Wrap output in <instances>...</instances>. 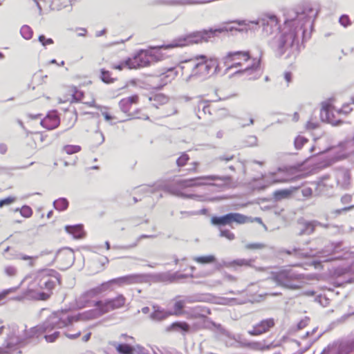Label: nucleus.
I'll use <instances>...</instances> for the list:
<instances>
[{"mask_svg":"<svg viewBox=\"0 0 354 354\" xmlns=\"http://www.w3.org/2000/svg\"><path fill=\"white\" fill-rule=\"evenodd\" d=\"M308 141V140L306 138L301 136H298L295 139L294 145L297 149H300Z\"/></svg>","mask_w":354,"mask_h":354,"instance_id":"nucleus-46","label":"nucleus"},{"mask_svg":"<svg viewBox=\"0 0 354 354\" xmlns=\"http://www.w3.org/2000/svg\"><path fill=\"white\" fill-rule=\"evenodd\" d=\"M254 261L253 259H237L232 261L222 260L220 262H216L215 268L216 270H220L223 268H232L234 270H237L238 267L246 266L251 267L252 263Z\"/></svg>","mask_w":354,"mask_h":354,"instance_id":"nucleus-16","label":"nucleus"},{"mask_svg":"<svg viewBox=\"0 0 354 354\" xmlns=\"http://www.w3.org/2000/svg\"><path fill=\"white\" fill-rule=\"evenodd\" d=\"M38 41L43 46H46L47 45L53 44L54 42L53 39L46 38L44 35H40L39 36Z\"/></svg>","mask_w":354,"mask_h":354,"instance_id":"nucleus-53","label":"nucleus"},{"mask_svg":"<svg viewBox=\"0 0 354 354\" xmlns=\"http://www.w3.org/2000/svg\"><path fill=\"white\" fill-rule=\"evenodd\" d=\"M189 301H190L188 299V297H187L185 299H183V300L176 301L174 304V312L172 313L173 315H179L182 314L183 308L185 306V304L187 302H189Z\"/></svg>","mask_w":354,"mask_h":354,"instance_id":"nucleus-33","label":"nucleus"},{"mask_svg":"<svg viewBox=\"0 0 354 354\" xmlns=\"http://www.w3.org/2000/svg\"><path fill=\"white\" fill-rule=\"evenodd\" d=\"M235 156L234 155H230L228 153L223 154L221 156H219L215 158V162L216 163L218 162H224L225 164H227L229 162L233 160L234 159Z\"/></svg>","mask_w":354,"mask_h":354,"instance_id":"nucleus-42","label":"nucleus"},{"mask_svg":"<svg viewBox=\"0 0 354 354\" xmlns=\"http://www.w3.org/2000/svg\"><path fill=\"white\" fill-rule=\"evenodd\" d=\"M20 214L25 218H29L32 214V210L28 205H23L20 209Z\"/></svg>","mask_w":354,"mask_h":354,"instance_id":"nucleus-50","label":"nucleus"},{"mask_svg":"<svg viewBox=\"0 0 354 354\" xmlns=\"http://www.w3.org/2000/svg\"><path fill=\"white\" fill-rule=\"evenodd\" d=\"M84 93L80 90L77 89V87L74 86L73 88V94H72V98L73 102H80L82 100L84 97Z\"/></svg>","mask_w":354,"mask_h":354,"instance_id":"nucleus-45","label":"nucleus"},{"mask_svg":"<svg viewBox=\"0 0 354 354\" xmlns=\"http://www.w3.org/2000/svg\"><path fill=\"white\" fill-rule=\"evenodd\" d=\"M130 62L131 60L128 57L125 60L120 62L119 64H113L112 68L119 71H122L124 68L131 69Z\"/></svg>","mask_w":354,"mask_h":354,"instance_id":"nucleus-43","label":"nucleus"},{"mask_svg":"<svg viewBox=\"0 0 354 354\" xmlns=\"http://www.w3.org/2000/svg\"><path fill=\"white\" fill-rule=\"evenodd\" d=\"M351 174L348 171L340 172L337 177V184L343 189H347L350 185Z\"/></svg>","mask_w":354,"mask_h":354,"instance_id":"nucleus-27","label":"nucleus"},{"mask_svg":"<svg viewBox=\"0 0 354 354\" xmlns=\"http://www.w3.org/2000/svg\"><path fill=\"white\" fill-rule=\"evenodd\" d=\"M339 22L342 26H344L345 28L348 27V26H350L351 24V19H350L348 15H341L339 19Z\"/></svg>","mask_w":354,"mask_h":354,"instance_id":"nucleus-51","label":"nucleus"},{"mask_svg":"<svg viewBox=\"0 0 354 354\" xmlns=\"http://www.w3.org/2000/svg\"><path fill=\"white\" fill-rule=\"evenodd\" d=\"M345 148L350 153H354V136L351 139H346L344 142Z\"/></svg>","mask_w":354,"mask_h":354,"instance_id":"nucleus-55","label":"nucleus"},{"mask_svg":"<svg viewBox=\"0 0 354 354\" xmlns=\"http://www.w3.org/2000/svg\"><path fill=\"white\" fill-rule=\"evenodd\" d=\"M353 209H354V205H350V206H348V207H344L341 208V209H335L333 212V213L335 214V215H339V214H340L343 212H347V211L351 210Z\"/></svg>","mask_w":354,"mask_h":354,"instance_id":"nucleus-60","label":"nucleus"},{"mask_svg":"<svg viewBox=\"0 0 354 354\" xmlns=\"http://www.w3.org/2000/svg\"><path fill=\"white\" fill-rule=\"evenodd\" d=\"M189 277L193 278L194 276L192 274H181L178 271L174 272L173 273L170 272H158L153 275L154 281L166 283H176L181 279H187Z\"/></svg>","mask_w":354,"mask_h":354,"instance_id":"nucleus-12","label":"nucleus"},{"mask_svg":"<svg viewBox=\"0 0 354 354\" xmlns=\"http://www.w3.org/2000/svg\"><path fill=\"white\" fill-rule=\"evenodd\" d=\"M167 73H168L169 74L166 75H165V73L162 74V75L163 76L160 79L162 82L154 86L153 88L155 89L161 90L165 85H166L169 82L174 79L176 75V72L174 71V68H168Z\"/></svg>","mask_w":354,"mask_h":354,"instance_id":"nucleus-25","label":"nucleus"},{"mask_svg":"<svg viewBox=\"0 0 354 354\" xmlns=\"http://www.w3.org/2000/svg\"><path fill=\"white\" fill-rule=\"evenodd\" d=\"M331 106L327 102L322 103V106L320 110V119L322 122L332 124L333 126H337L342 123L340 120H333L331 118L333 113L331 112Z\"/></svg>","mask_w":354,"mask_h":354,"instance_id":"nucleus-19","label":"nucleus"},{"mask_svg":"<svg viewBox=\"0 0 354 354\" xmlns=\"http://www.w3.org/2000/svg\"><path fill=\"white\" fill-rule=\"evenodd\" d=\"M248 218L240 213L230 212L222 216H213L211 218V223L217 227H222L227 225H231L232 223L237 224H243L246 223Z\"/></svg>","mask_w":354,"mask_h":354,"instance_id":"nucleus-11","label":"nucleus"},{"mask_svg":"<svg viewBox=\"0 0 354 354\" xmlns=\"http://www.w3.org/2000/svg\"><path fill=\"white\" fill-rule=\"evenodd\" d=\"M234 29V27L227 28V26H222L217 28H211L208 30L203 29L199 31H194L188 34L180 35L174 39L170 43L160 46V48L169 49L199 44L203 41H207L217 33L232 31Z\"/></svg>","mask_w":354,"mask_h":354,"instance_id":"nucleus-4","label":"nucleus"},{"mask_svg":"<svg viewBox=\"0 0 354 354\" xmlns=\"http://www.w3.org/2000/svg\"><path fill=\"white\" fill-rule=\"evenodd\" d=\"M319 10L310 5H306L301 12H295L294 19L285 20L283 28L268 41L277 57H281L286 53V58L290 56L291 49L295 44H298L300 32L303 40L310 37Z\"/></svg>","mask_w":354,"mask_h":354,"instance_id":"nucleus-1","label":"nucleus"},{"mask_svg":"<svg viewBox=\"0 0 354 354\" xmlns=\"http://www.w3.org/2000/svg\"><path fill=\"white\" fill-rule=\"evenodd\" d=\"M81 151V147L76 145H66L62 147V151L66 154L72 155Z\"/></svg>","mask_w":354,"mask_h":354,"instance_id":"nucleus-38","label":"nucleus"},{"mask_svg":"<svg viewBox=\"0 0 354 354\" xmlns=\"http://www.w3.org/2000/svg\"><path fill=\"white\" fill-rule=\"evenodd\" d=\"M265 247L266 245L263 243H248L245 245V248L248 250H260Z\"/></svg>","mask_w":354,"mask_h":354,"instance_id":"nucleus-58","label":"nucleus"},{"mask_svg":"<svg viewBox=\"0 0 354 354\" xmlns=\"http://www.w3.org/2000/svg\"><path fill=\"white\" fill-rule=\"evenodd\" d=\"M64 228L66 232L71 234L74 239H82L85 235L83 225L82 224L66 225Z\"/></svg>","mask_w":354,"mask_h":354,"instance_id":"nucleus-22","label":"nucleus"},{"mask_svg":"<svg viewBox=\"0 0 354 354\" xmlns=\"http://www.w3.org/2000/svg\"><path fill=\"white\" fill-rule=\"evenodd\" d=\"M178 187H175L174 185H165L162 186L161 189L164 190L165 192L170 194L171 195L178 196L183 198H187V194L182 192Z\"/></svg>","mask_w":354,"mask_h":354,"instance_id":"nucleus-28","label":"nucleus"},{"mask_svg":"<svg viewBox=\"0 0 354 354\" xmlns=\"http://www.w3.org/2000/svg\"><path fill=\"white\" fill-rule=\"evenodd\" d=\"M15 201V198L13 196H8L0 200V207L6 205H9Z\"/></svg>","mask_w":354,"mask_h":354,"instance_id":"nucleus-57","label":"nucleus"},{"mask_svg":"<svg viewBox=\"0 0 354 354\" xmlns=\"http://www.w3.org/2000/svg\"><path fill=\"white\" fill-rule=\"evenodd\" d=\"M41 125L48 130H53L58 127L60 124V119L57 111H52L48 113L46 116L40 122Z\"/></svg>","mask_w":354,"mask_h":354,"instance_id":"nucleus-17","label":"nucleus"},{"mask_svg":"<svg viewBox=\"0 0 354 354\" xmlns=\"http://www.w3.org/2000/svg\"><path fill=\"white\" fill-rule=\"evenodd\" d=\"M153 311L150 314L149 317L153 321H162L169 315H172V312L165 311L164 309H160L158 306H153Z\"/></svg>","mask_w":354,"mask_h":354,"instance_id":"nucleus-24","label":"nucleus"},{"mask_svg":"<svg viewBox=\"0 0 354 354\" xmlns=\"http://www.w3.org/2000/svg\"><path fill=\"white\" fill-rule=\"evenodd\" d=\"M273 281L279 286L290 289L299 290V284L304 279V274H299L291 268L281 269L272 273Z\"/></svg>","mask_w":354,"mask_h":354,"instance_id":"nucleus-5","label":"nucleus"},{"mask_svg":"<svg viewBox=\"0 0 354 354\" xmlns=\"http://www.w3.org/2000/svg\"><path fill=\"white\" fill-rule=\"evenodd\" d=\"M193 260L201 264H210L214 263L216 261V258L213 254L194 257Z\"/></svg>","mask_w":354,"mask_h":354,"instance_id":"nucleus-30","label":"nucleus"},{"mask_svg":"<svg viewBox=\"0 0 354 354\" xmlns=\"http://www.w3.org/2000/svg\"><path fill=\"white\" fill-rule=\"evenodd\" d=\"M220 236L225 237L230 241L234 239V234L229 230H220Z\"/></svg>","mask_w":354,"mask_h":354,"instance_id":"nucleus-54","label":"nucleus"},{"mask_svg":"<svg viewBox=\"0 0 354 354\" xmlns=\"http://www.w3.org/2000/svg\"><path fill=\"white\" fill-rule=\"evenodd\" d=\"M180 68H192L191 73L187 77V81L192 78H205L208 75L216 74L220 72L218 60L214 58L208 59L205 55H198L189 59L180 62Z\"/></svg>","mask_w":354,"mask_h":354,"instance_id":"nucleus-3","label":"nucleus"},{"mask_svg":"<svg viewBox=\"0 0 354 354\" xmlns=\"http://www.w3.org/2000/svg\"><path fill=\"white\" fill-rule=\"evenodd\" d=\"M116 350L121 354H133L136 349L133 346L122 343L118 345Z\"/></svg>","mask_w":354,"mask_h":354,"instance_id":"nucleus-34","label":"nucleus"},{"mask_svg":"<svg viewBox=\"0 0 354 354\" xmlns=\"http://www.w3.org/2000/svg\"><path fill=\"white\" fill-rule=\"evenodd\" d=\"M195 112L199 119L202 118L207 114L211 115L210 106L208 102L198 100L197 106L195 108Z\"/></svg>","mask_w":354,"mask_h":354,"instance_id":"nucleus-23","label":"nucleus"},{"mask_svg":"<svg viewBox=\"0 0 354 354\" xmlns=\"http://www.w3.org/2000/svg\"><path fill=\"white\" fill-rule=\"evenodd\" d=\"M279 20L277 16L274 14H266L262 17L257 19L252 23L261 26L263 28V32L266 35H271L277 33L281 30L279 24Z\"/></svg>","mask_w":354,"mask_h":354,"instance_id":"nucleus-10","label":"nucleus"},{"mask_svg":"<svg viewBox=\"0 0 354 354\" xmlns=\"http://www.w3.org/2000/svg\"><path fill=\"white\" fill-rule=\"evenodd\" d=\"M37 278L39 287L49 292H52L57 284H61V275L53 269L40 270Z\"/></svg>","mask_w":354,"mask_h":354,"instance_id":"nucleus-6","label":"nucleus"},{"mask_svg":"<svg viewBox=\"0 0 354 354\" xmlns=\"http://www.w3.org/2000/svg\"><path fill=\"white\" fill-rule=\"evenodd\" d=\"M68 201L67 198L62 197L53 202V207L58 211H64L68 207Z\"/></svg>","mask_w":354,"mask_h":354,"instance_id":"nucleus-32","label":"nucleus"},{"mask_svg":"<svg viewBox=\"0 0 354 354\" xmlns=\"http://www.w3.org/2000/svg\"><path fill=\"white\" fill-rule=\"evenodd\" d=\"M147 275L145 274H131L118 278L110 279L100 284L102 290L106 292L111 289L113 285L123 286L136 283H141L146 281Z\"/></svg>","mask_w":354,"mask_h":354,"instance_id":"nucleus-8","label":"nucleus"},{"mask_svg":"<svg viewBox=\"0 0 354 354\" xmlns=\"http://www.w3.org/2000/svg\"><path fill=\"white\" fill-rule=\"evenodd\" d=\"M187 198H192L198 201H218L222 198L219 196L216 197H211V198H205L204 196L202 195H197V194H187Z\"/></svg>","mask_w":354,"mask_h":354,"instance_id":"nucleus-37","label":"nucleus"},{"mask_svg":"<svg viewBox=\"0 0 354 354\" xmlns=\"http://www.w3.org/2000/svg\"><path fill=\"white\" fill-rule=\"evenodd\" d=\"M313 185L316 186L315 192L317 194H322V189L325 186L324 183L322 180H320L317 183H314Z\"/></svg>","mask_w":354,"mask_h":354,"instance_id":"nucleus-63","label":"nucleus"},{"mask_svg":"<svg viewBox=\"0 0 354 354\" xmlns=\"http://www.w3.org/2000/svg\"><path fill=\"white\" fill-rule=\"evenodd\" d=\"M60 335V332L55 331L53 333L50 335H45L44 336V339L47 342H54Z\"/></svg>","mask_w":354,"mask_h":354,"instance_id":"nucleus-52","label":"nucleus"},{"mask_svg":"<svg viewBox=\"0 0 354 354\" xmlns=\"http://www.w3.org/2000/svg\"><path fill=\"white\" fill-rule=\"evenodd\" d=\"M38 257L36 256V257H32V256H28V255H26V254H19V259H21V260H24V261H26V260H30V262H29V266L32 267L34 266V263L33 261H32L33 259H37Z\"/></svg>","mask_w":354,"mask_h":354,"instance_id":"nucleus-59","label":"nucleus"},{"mask_svg":"<svg viewBox=\"0 0 354 354\" xmlns=\"http://www.w3.org/2000/svg\"><path fill=\"white\" fill-rule=\"evenodd\" d=\"M131 104L126 100V98L122 99L119 102V106L121 111L124 113L129 111Z\"/></svg>","mask_w":354,"mask_h":354,"instance_id":"nucleus-48","label":"nucleus"},{"mask_svg":"<svg viewBox=\"0 0 354 354\" xmlns=\"http://www.w3.org/2000/svg\"><path fill=\"white\" fill-rule=\"evenodd\" d=\"M129 59L131 60V69H136L149 66L153 57L146 50H140L133 57H129Z\"/></svg>","mask_w":354,"mask_h":354,"instance_id":"nucleus-15","label":"nucleus"},{"mask_svg":"<svg viewBox=\"0 0 354 354\" xmlns=\"http://www.w3.org/2000/svg\"><path fill=\"white\" fill-rule=\"evenodd\" d=\"M77 318L71 316L66 310L57 311L53 313L46 320L41 324L34 326L26 331L25 337L21 338L12 333L8 335L5 340L6 353H10L19 346H25L32 342V339L38 338L44 333H49L55 328H62L72 324Z\"/></svg>","mask_w":354,"mask_h":354,"instance_id":"nucleus-2","label":"nucleus"},{"mask_svg":"<svg viewBox=\"0 0 354 354\" xmlns=\"http://www.w3.org/2000/svg\"><path fill=\"white\" fill-rule=\"evenodd\" d=\"M59 1H61V0H53L51 3V9L53 10H61L62 9L66 7V5H63L62 3H60ZM62 1L63 3H65L66 1H69L70 3L71 2V1H68V0H62Z\"/></svg>","mask_w":354,"mask_h":354,"instance_id":"nucleus-44","label":"nucleus"},{"mask_svg":"<svg viewBox=\"0 0 354 354\" xmlns=\"http://www.w3.org/2000/svg\"><path fill=\"white\" fill-rule=\"evenodd\" d=\"M167 330H174L180 332L182 335H185L187 333H189L192 330V326L187 323L186 322H174L171 325H169L167 328Z\"/></svg>","mask_w":354,"mask_h":354,"instance_id":"nucleus-21","label":"nucleus"},{"mask_svg":"<svg viewBox=\"0 0 354 354\" xmlns=\"http://www.w3.org/2000/svg\"><path fill=\"white\" fill-rule=\"evenodd\" d=\"M243 58L245 61L250 59V54L249 51H231L227 53L226 56L223 59L224 66H228L229 63L232 62L236 59Z\"/></svg>","mask_w":354,"mask_h":354,"instance_id":"nucleus-20","label":"nucleus"},{"mask_svg":"<svg viewBox=\"0 0 354 354\" xmlns=\"http://www.w3.org/2000/svg\"><path fill=\"white\" fill-rule=\"evenodd\" d=\"M149 100L152 102V106L158 109L159 105L166 104L168 99L164 94L158 93L152 97H149Z\"/></svg>","mask_w":354,"mask_h":354,"instance_id":"nucleus-29","label":"nucleus"},{"mask_svg":"<svg viewBox=\"0 0 354 354\" xmlns=\"http://www.w3.org/2000/svg\"><path fill=\"white\" fill-rule=\"evenodd\" d=\"M351 271V268L350 267L347 268H337L336 272L338 275H342L346 273H348Z\"/></svg>","mask_w":354,"mask_h":354,"instance_id":"nucleus-64","label":"nucleus"},{"mask_svg":"<svg viewBox=\"0 0 354 354\" xmlns=\"http://www.w3.org/2000/svg\"><path fill=\"white\" fill-rule=\"evenodd\" d=\"M189 160V156L186 153H183L180 157L177 158L176 164L178 167H183L186 165Z\"/></svg>","mask_w":354,"mask_h":354,"instance_id":"nucleus-49","label":"nucleus"},{"mask_svg":"<svg viewBox=\"0 0 354 354\" xmlns=\"http://www.w3.org/2000/svg\"><path fill=\"white\" fill-rule=\"evenodd\" d=\"M61 254L64 256L67 259V263L70 266L73 265L75 261L74 251L71 248H66L61 251Z\"/></svg>","mask_w":354,"mask_h":354,"instance_id":"nucleus-35","label":"nucleus"},{"mask_svg":"<svg viewBox=\"0 0 354 354\" xmlns=\"http://www.w3.org/2000/svg\"><path fill=\"white\" fill-rule=\"evenodd\" d=\"M297 223L299 225V232H297L298 236L310 235L315 232V230L317 226H321L325 228L328 227V224H322L316 220L307 221L304 218H299Z\"/></svg>","mask_w":354,"mask_h":354,"instance_id":"nucleus-14","label":"nucleus"},{"mask_svg":"<svg viewBox=\"0 0 354 354\" xmlns=\"http://www.w3.org/2000/svg\"><path fill=\"white\" fill-rule=\"evenodd\" d=\"M154 236L153 235H147V234H142L141 235L138 240H137L136 242H134L133 243L131 244V245H114L113 246V248L114 249H122V250H128V249H131V248H135L137 244H138V242L140 239H145V238H151V237H153Z\"/></svg>","mask_w":354,"mask_h":354,"instance_id":"nucleus-40","label":"nucleus"},{"mask_svg":"<svg viewBox=\"0 0 354 354\" xmlns=\"http://www.w3.org/2000/svg\"><path fill=\"white\" fill-rule=\"evenodd\" d=\"M221 180L225 183H229L232 180L230 176H216V175H208L201 176L194 178H186V179H178L175 181L176 185L179 188L185 189L192 187H199L204 185H207L205 180Z\"/></svg>","mask_w":354,"mask_h":354,"instance_id":"nucleus-7","label":"nucleus"},{"mask_svg":"<svg viewBox=\"0 0 354 354\" xmlns=\"http://www.w3.org/2000/svg\"><path fill=\"white\" fill-rule=\"evenodd\" d=\"M100 80L105 84H111L115 81V78L111 77V72L105 68L100 69Z\"/></svg>","mask_w":354,"mask_h":354,"instance_id":"nucleus-36","label":"nucleus"},{"mask_svg":"<svg viewBox=\"0 0 354 354\" xmlns=\"http://www.w3.org/2000/svg\"><path fill=\"white\" fill-rule=\"evenodd\" d=\"M245 146L253 147L257 145V138L255 136H249L245 141Z\"/></svg>","mask_w":354,"mask_h":354,"instance_id":"nucleus-56","label":"nucleus"},{"mask_svg":"<svg viewBox=\"0 0 354 354\" xmlns=\"http://www.w3.org/2000/svg\"><path fill=\"white\" fill-rule=\"evenodd\" d=\"M274 324L275 322L273 318L263 319L256 324L252 330H250L248 333L253 336L259 335L268 332L271 328L274 327Z\"/></svg>","mask_w":354,"mask_h":354,"instance_id":"nucleus-18","label":"nucleus"},{"mask_svg":"<svg viewBox=\"0 0 354 354\" xmlns=\"http://www.w3.org/2000/svg\"><path fill=\"white\" fill-rule=\"evenodd\" d=\"M342 244V242L332 243L327 247L326 251L330 252L333 254H335L340 250Z\"/></svg>","mask_w":354,"mask_h":354,"instance_id":"nucleus-47","label":"nucleus"},{"mask_svg":"<svg viewBox=\"0 0 354 354\" xmlns=\"http://www.w3.org/2000/svg\"><path fill=\"white\" fill-rule=\"evenodd\" d=\"M21 36L25 39H30L32 37L33 31L32 28L28 25H24L20 30Z\"/></svg>","mask_w":354,"mask_h":354,"instance_id":"nucleus-39","label":"nucleus"},{"mask_svg":"<svg viewBox=\"0 0 354 354\" xmlns=\"http://www.w3.org/2000/svg\"><path fill=\"white\" fill-rule=\"evenodd\" d=\"M126 299L123 295H118L116 297L112 299H108L104 302L102 301H96L93 303V305L97 308V311H91L89 313L92 315L89 318H93L95 316L93 314L97 313L98 315H102L110 310L120 308L122 307L125 304Z\"/></svg>","mask_w":354,"mask_h":354,"instance_id":"nucleus-9","label":"nucleus"},{"mask_svg":"<svg viewBox=\"0 0 354 354\" xmlns=\"http://www.w3.org/2000/svg\"><path fill=\"white\" fill-rule=\"evenodd\" d=\"M261 62V55L259 58H254L253 63L247 66L244 69L239 70L234 73V74H243V73H248L249 75L252 74L254 71H257L259 68Z\"/></svg>","mask_w":354,"mask_h":354,"instance_id":"nucleus-26","label":"nucleus"},{"mask_svg":"<svg viewBox=\"0 0 354 354\" xmlns=\"http://www.w3.org/2000/svg\"><path fill=\"white\" fill-rule=\"evenodd\" d=\"M17 270L14 266H7L5 268V272L8 276H14L16 274Z\"/></svg>","mask_w":354,"mask_h":354,"instance_id":"nucleus-61","label":"nucleus"},{"mask_svg":"<svg viewBox=\"0 0 354 354\" xmlns=\"http://www.w3.org/2000/svg\"><path fill=\"white\" fill-rule=\"evenodd\" d=\"M104 292L100 284L96 287L91 288L84 292L77 299L76 303L79 308H83L88 306H92L91 299ZM94 306V305L93 304Z\"/></svg>","mask_w":354,"mask_h":354,"instance_id":"nucleus-13","label":"nucleus"},{"mask_svg":"<svg viewBox=\"0 0 354 354\" xmlns=\"http://www.w3.org/2000/svg\"><path fill=\"white\" fill-rule=\"evenodd\" d=\"M52 295V292H41V291H37L34 292L33 297L37 300L40 301H46Z\"/></svg>","mask_w":354,"mask_h":354,"instance_id":"nucleus-41","label":"nucleus"},{"mask_svg":"<svg viewBox=\"0 0 354 354\" xmlns=\"http://www.w3.org/2000/svg\"><path fill=\"white\" fill-rule=\"evenodd\" d=\"M292 191L288 189L276 190L273 193V197L275 201H281L282 199L288 198L291 196Z\"/></svg>","mask_w":354,"mask_h":354,"instance_id":"nucleus-31","label":"nucleus"},{"mask_svg":"<svg viewBox=\"0 0 354 354\" xmlns=\"http://www.w3.org/2000/svg\"><path fill=\"white\" fill-rule=\"evenodd\" d=\"M301 194L304 197H309L313 194V189L308 187H304L301 189Z\"/></svg>","mask_w":354,"mask_h":354,"instance_id":"nucleus-62","label":"nucleus"}]
</instances>
